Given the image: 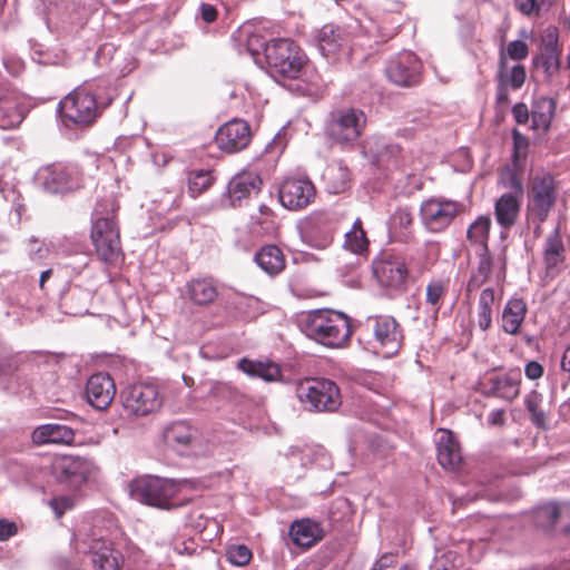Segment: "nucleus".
Here are the masks:
<instances>
[{"label":"nucleus","instance_id":"1","mask_svg":"<svg viewBox=\"0 0 570 570\" xmlns=\"http://www.w3.org/2000/svg\"><path fill=\"white\" fill-rule=\"evenodd\" d=\"M253 46L264 47L267 70L275 78L297 79L307 67L306 55L291 39H276L264 43L259 36L253 35L248 39V50L255 55L257 49Z\"/></svg>","mask_w":570,"mask_h":570},{"label":"nucleus","instance_id":"2","mask_svg":"<svg viewBox=\"0 0 570 570\" xmlns=\"http://www.w3.org/2000/svg\"><path fill=\"white\" fill-rule=\"evenodd\" d=\"M90 238L101 262L116 264L122 257L120 232L111 199L97 203L91 216Z\"/></svg>","mask_w":570,"mask_h":570},{"label":"nucleus","instance_id":"3","mask_svg":"<svg viewBox=\"0 0 570 570\" xmlns=\"http://www.w3.org/2000/svg\"><path fill=\"white\" fill-rule=\"evenodd\" d=\"M302 332L327 347H340L350 338L352 331L348 318L341 312L315 309L299 318Z\"/></svg>","mask_w":570,"mask_h":570},{"label":"nucleus","instance_id":"4","mask_svg":"<svg viewBox=\"0 0 570 570\" xmlns=\"http://www.w3.org/2000/svg\"><path fill=\"white\" fill-rule=\"evenodd\" d=\"M185 481L146 475L130 481L128 489L134 500L158 509H174L185 504L179 498Z\"/></svg>","mask_w":570,"mask_h":570},{"label":"nucleus","instance_id":"5","mask_svg":"<svg viewBox=\"0 0 570 570\" xmlns=\"http://www.w3.org/2000/svg\"><path fill=\"white\" fill-rule=\"evenodd\" d=\"M114 96H101L89 87L76 88L59 102L60 116L76 125H90L108 107Z\"/></svg>","mask_w":570,"mask_h":570},{"label":"nucleus","instance_id":"6","mask_svg":"<svg viewBox=\"0 0 570 570\" xmlns=\"http://www.w3.org/2000/svg\"><path fill=\"white\" fill-rule=\"evenodd\" d=\"M295 394L305 410L309 412H335L342 404L337 384L324 377H311L299 381Z\"/></svg>","mask_w":570,"mask_h":570},{"label":"nucleus","instance_id":"7","mask_svg":"<svg viewBox=\"0 0 570 570\" xmlns=\"http://www.w3.org/2000/svg\"><path fill=\"white\" fill-rule=\"evenodd\" d=\"M367 118L362 109L342 107L330 114L326 124V136L335 144L352 146L363 135Z\"/></svg>","mask_w":570,"mask_h":570},{"label":"nucleus","instance_id":"8","mask_svg":"<svg viewBox=\"0 0 570 570\" xmlns=\"http://www.w3.org/2000/svg\"><path fill=\"white\" fill-rule=\"evenodd\" d=\"M120 400L127 415L136 417L158 412L164 403L158 386L151 383H137L127 386L121 391Z\"/></svg>","mask_w":570,"mask_h":570},{"label":"nucleus","instance_id":"9","mask_svg":"<svg viewBox=\"0 0 570 570\" xmlns=\"http://www.w3.org/2000/svg\"><path fill=\"white\" fill-rule=\"evenodd\" d=\"M559 191L552 175L541 173L530 180L528 194V215L531 219L543 223L554 207Z\"/></svg>","mask_w":570,"mask_h":570},{"label":"nucleus","instance_id":"10","mask_svg":"<svg viewBox=\"0 0 570 570\" xmlns=\"http://www.w3.org/2000/svg\"><path fill=\"white\" fill-rule=\"evenodd\" d=\"M78 550L87 554L92 570H120L124 558L112 543L104 535L92 531L77 546Z\"/></svg>","mask_w":570,"mask_h":570},{"label":"nucleus","instance_id":"11","mask_svg":"<svg viewBox=\"0 0 570 570\" xmlns=\"http://www.w3.org/2000/svg\"><path fill=\"white\" fill-rule=\"evenodd\" d=\"M463 205L442 197L424 200L420 207L423 226L431 233L444 232L461 213Z\"/></svg>","mask_w":570,"mask_h":570},{"label":"nucleus","instance_id":"12","mask_svg":"<svg viewBox=\"0 0 570 570\" xmlns=\"http://www.w3.org/2000/svg\"><path fill=\"white\" fill-rule=\"evenodd\" d=\"M94 469L91 461L73 455L56 456L50 464L52 476L70 489H78L86 483Z\"/></svg>","mask_w":570,"mask_h":570},{"label":"nucleus","instance_id":"13","mask_svg":"<svg viewBox=\"0 0 570 570\" xmlns=\"http://www.w3.org/2000/svg\"><path fill=\"white\" fill-rule=\"evenodd\" d=\"M365 153L372 158L373 163L385 169H405L407 157L400 145L387 141L382 136H372L367 139Z\"/></svg>","mask_w":570,"mask_h":570},{"label":"nucleus","instance_id":"14","mask_svg":"<svg viewBox=\"0 0 570 570\" xmlns=\"http://www.w3.org/2000/svg\"><path fill=\"white\" fill-rule=\"evenodd\" d=\"M366 328L372 332L375 342L385 350V354L396 353L403 341L399 322L390 315H375L366 320Z\"/></svg>","mask_w":570,"mask_h":570},{"label":"nucleus","instance_id":"15","mask_svg":"<svg viewBox=\"0 0 570 570\" xmlns=\"http://www.w3.org/2000/svg\"><path fill=\"white\" fill-rule=\"evenodd\" d=\"M422 63L411 51H403L392 58L385 73L390 81L400 87H412L419 83Z\"/></svg>","mask_w":570,"mask_h":570},{"label":"nucleus","instance_id":"16","mask_svg":"<svg viewBox=\"0 0 570 570\" xmlns=\"http://www.w3.org/2000/svg\"><path fill=\"white\" fill-rule=\"evenodd\" d=\"M373 272L384 287L400 288L411 275L405 259L396 254L386 253L373 263Z\"/></svg>","mask_w":570,"mask_h":570},{"label":"nucleus","instance_id":"17","mask_svg":"<svg viewBox=\"0 0 570 570\" xmlns=\"http://www.w3.org/2000/svg\"><path fill=\"white\" fill-rule=\"evenodd\" d=\"M281 204L289 210L308 206L315 197V187L307 178H286L278 190Z\"/></svg>","mask_w":570,"mask_h":570},{"label":"nucleus","instance_id":"18","mask_svg":"<svg viewBox=\"0 0 570 570\" xmlns=\"http://www.w3.org/2000/svg\"><path fill=\"white\" fill-rule=\"evenodd\" d=\"M79 175L76 166L66 164H52L39 171L45 189L52 194L79 187Z\"/></svg>","mask_w":570,"mask_h":570},{"label":"nucleus","instance_id":"19","mask_svg":"<svg viewBox=\"0 0 570 570\" xmlns=\"http://www.w3.org/2000/svg\"><path fill=\"white\" fill-rule=\"evenodd\" d=\"M250 138L249 125L242 119H233L217 130L215 141L220 150L234 154L245 149Z\"/></svg>","mask_w":570,"mask_h":570},{"label":"nucleus","instance_id":"20","mask_svg":"<svg viewBox=\"0 0 570 570\" xmlns=\"http://www.w3.org/2000/svg\"><path fill=\"white\" fill-rule=\"evenodd\" d=\"M521 372L510 370L503 375H491L482 382V393L512 402L520 394Z\"/></svg>","mask_w":570,"mask_h":570},{"label":"nucleus","instance_id":"21","mask_svg":"<svg viewBox=\"0 0 570 570\" xmlns=\"http://www.w3.org/2000/svg\"><path fill=\"white\" fill-rule=\"evenodd\" d=\"M166 443L178 452L196 451L200 448V433L186 421H176L164 431Z\"/></svg>","mask_w":570,"mask_h":570},{"label":"nucleus","instance_id":"22","mask_svg":"<svg viewBox=\"0 0 570 570\" xmlns=\"http://www.w3.org/2000/svg\"><path fill=\"white\" fill-rule=\"evenodd\" d=\"M116 395V386L107 373L92 374L86 385V399L97 410H106Z\"/></svg>","mask_w":570,"mask_h":570},{"label":"nucleus","instance_id":"23","mask_svg":"<svg viewBox=\"0 0 570 570\" xmlns=\"http://www.w3.org/2000/svg\"><path fill=\"white\" fill-rule=\"evenodd\" d=\"M320 52L324 57H334L348 46V36L344 28L328 23L323 26L315 36Z\"/></svg>","mask_w":570,"mask_h":570},{"label":"nucleus","instance_id":"24","mask_svg":"<svg viewBox=\"0 0 570 570\" xmlns=\"http://www.w3.org/2000/svg\"><path fill=\"white\" fill-rule=\"evenodd\" d=\"M22 358L18 354L0 345V390L18 393L21 376L19 374Z\"/></svg>","mask_w":570,"mask_h":570},{"label":"nucleus","instance_id":"25","mask_svg":"<svg viewBox=\"0 0 570 570\" xmlns=\"http://www.w3.org/2000/svg\"><path fill=\"white\" fill-rule=\"evenodd\" d=\"M262 179L254 171H243L235 175L228 184L230 204L236 206L244 198L257 195L261 190Z\"/></svg>","mask_w":570,"mask_h":570},{"label":"nucleus","instance_id":"26","mask_svg":"<svg viewBox=\"0 0 570 570\" xmlns=\"http://www.w3.org/2000/svg\"><path fill=\"white\" fill-rule=\"evenodd\" d=\"M521 202L512 193L501 195L494 204L495 220L502 229H510L518 222Z\"/></svg>","mask_w":570,"mask_h":570},{"label":"nucleus","instance_id":"27","mask_svg":"<svg viewBox=\"0 0 570 570\" xmlns=\"http://www.w3.org/2000/svg\"><path fill=\"white\" fill-rule=\"evenodd\" d=\"M436 451L438 461L444 469H455L462 460L460 445L450 431H441L436 442Z\"/></svg>","mask_w":570,"mask_h":570},{"label":"nucleus","instance_id":"28","mask_svg":"<svg viewBox=\"0 0 570 570\" xmlns=\"http://www.w3.org/2000/svg\"><path fill=\"white\" fill-rule=\"evenodd\" d=\"M289 535L296 546L309 548L323 538V530L317 522L302 519L291 524Z\"/></svg>","mask_w":570,"mask_h":570},{"label":"nucleus","instance_id":"29","mask_svg":"<svg viewBox=\"0 0 570 570\" xmlns=\"http://www.w3.org/2000/svg\"><path fill=\"white\" fill-rule=\"evenodd\" d=\"M73 439V430L62 424H43L32 432V440L37 444H71Z\"/></svg>","mask_w":570,"mask_h":570},{"label":"nucleus","instance_id":"30","mask_svg":"<svg viewBox=\"0 0 570 570\" xmlns=\"http://www.w3.org/2000/svg\"><path fill=\"white\" fill-rule=\"evenodd\" d=\"M257 265L268 275H277L285 268V256L276 245L263 246L255 255Z\"/></svg>","mask_w":570,"mask_h":570},{"label":"nucleus","instance_id":"31","mask_svg":"<svg viewBox=\"0 0 570 570\" xmlns=\"http://www.w3.org/2000/svg\"><path fill=\"white\" fill-rule=\"evenodd\" d=\"M326 188L331 194H341L351 185V174L347 166L338 160L332 163L324 173Z\"/></svg>","mask_w":570,"mask_h":570},{"label":"nucleus","instance_id":"32","mask_svg":"<svg viewBox=\"0 0 570 570\" xmlns=\"http://www.w3.org/2000/svg\"><path fill=\"white\" fill-rule=\"evenodd\" d=\"M527 304L521 298L510 299L502 312V330L508 334H517L524 320Z\"/></svg>","mask_w":570,"mask_h":570},{"label":"nucleus","instance_id":"33","mask_svg":"<svg viewBox=\"0 0 570 570\" xmlns=\"http://www.w3.org/2000/svg\"><path fill=\"white\" fill-rule=\"evenodd\" d=\"M238 368L249 376L261 377L266 382L278 381L282 376L279 366L269 361L263 362L243 358L238 363Z\"/></svg>","mask_w":570,"mask_h":570},{"label":"nucleus","instance_id":"34","mask_svg":"<svg viewBox=\"0 0 570 570\" xmlns=\"http://www.w3.org/2000/svg\"><path fill=\"white\" fill-rule=\"evenodd\" d=\"M22 114L19 111L16 98L6 89L0 88V129H11L20 125Z\"/></svg>","mask_w":570,"mask_h":570},{"label":"nucleus","instance_id":"35","mask_svg":"<svg viewBox=\"0 0 570 570\" xmlns=\"http://www.w3.org/2000/svg\"><path fill=\"white\" fill-rule=\"evenodd\" d=\"M554 111L556 102L553 99L548 97L537 99L531 111L532 128L546 132L551 125Z\"/></svg>","mask_w":570,"mask_h":570},{"label":"nucleus","instance_id":"36","mask_svg":"<svg viewBox=\"0 0 570 570\" xmlns=\"http://www.w3.org/2000/svg\"><path fill=\"white\" fill-rule=\"evenodd\" d=\"M187 294L195 304L206 305L215 301L218 292L212 279L199 278L188 283Z\"/></svg>","mask_w":570,"mask_h":570},{"label":"nucleus","instance_id":"37","mask_svg":"<svg viewBox=\"0 0 570 570\" xmlns=\"http://www.w3.org/2000/svg\"><path fill=\"white\" fill-rule=\"evenodd\" d=\"M491 218L489 216H479L468 228L466 238L472 245L480 246L481 250H487Z\"/></svg>","mask_w":570,"mask_h":570},{"label":"nucleus","instance_id":"38","mask_svg":"<svg viewBox=\"0 0 570 570\" xmlns=\"http://www.w3.org/2000/svg\"><path fill=\"white\" fill-rule=\"evenodd\" d=\"M92 299V293L88 289L73 288L65 297L63 305L67 313L71 315H83L88 313L89 304Z\"/></svg>","mask_w":570,"mask_h":570},{"label":"nucleus","instance_id":"39","mask_svg":"<svg viewBox=\"0 0 570 570\" xmlns=\"http://www.w3.org/2000/svg\"><path fill=\"white\" fill-rule=\"evenodd\" d=\"M494 303V292L492 288H484L479 298L478 305V326L483 332L489 330L492 323V305Z\"/></svg>","mask_w":570,"mask_h":570},{"label":"nucleus","instance_id":"40","mask_svg":"<svg viewBox=\"0 0 570 570\" xmlns=\"http://www.w3.org/2000/svg\"><path fill=\"white\" fill-rule=\"evenodd\" d=\"M368 246L366 234L362 228V223L356 219L350 232L345 234L344 247L354 254H363Z\"/></svg>","mask_w":570,"mask_h":570},{"label":"nucleus","instance_id":"41","mask_svg":"<svg viewBox=\"0 0 570 570\" xmlns=\"http://www.w3.org/2000/svg\"><path fill=\"white\" fill-rule=\"evenodd\" d=\"M541 402L542 395L535 391L529 393L524 400L525 409L531 415V421L538 428H544L547 423L546 413L540 407Z\"/></svg>","mask_w":570,"mask_h":570},{"label":"nucleus","instance_id":"42","mask_svg":"<svg viewBox=\"0 0 570 570\" xmlns=\"http://www.w3.org/2000/svg\"><path fill=\"white\" fill-rule=\"evenodd\" d=\"M561 51L541 52L533 58V63L538 68H542L548 78L553 77L560 69Z\"/></svg>","mask_w":570,"mask_h":570},{"label":"nucleus","instance_id":"43","mask_svg":"<svg viewBox=\"0 0 570 570\" xmlns=\"http://www.w3.org/2000/svg\"><path fill=\"white\" fill-rule=\"evenodd\" d=\"M563 244L557 237H549L544 248V262L548 269L557 267L563 261Z\"/></svg>","mask_w":570,"mask_h":570},{"label":"nucleus","instance_id":"44","mask_svg":"<svg viewBox=\"0 0 570 570\" xmlns=\"http://www.w3.org/2000/svg\"><path fill=\"white\" fill-rule=\"evenodd\" d=\"M227 560L238 567L246 566L252 559V551L245 544H232L226 549Z\"/></svg>","mask_w":570,"mask_h":570},{"label":"nucleus","instance_id":"45","mask_svg":"<svg viewBox=\"0 0 570 570\" xmlns=\"http://www.w3.org/2000/svg\"><path fill=\"white\" fill-rule=\"evenodd\" d=\"M541 52L561 51L559 49V31L554 26L547 27L541 32Z\"/></svg>","mask_w":570,"mask_h":570},{"label":"nucleus","instance_id":"46","mask_svg":"<svg viewBox=\"0 0 570 570\" xmlns=\"http://www.w3.org/2000/svg\"><path fill=\"white\" fill-rule=\"evenodd\" d=\"M213 183V177L209 171L199 170L195 171L189 177V190L193 194H199L207 189Z\"/></svg>","mask_w":570,"mask_h":570},{"label":"nucleus","instance_id":"47","mask_svg":"<svg viewBox=\"0 0 570 570\" xmlns=\"http://www.w3.org/2000/svg\"><path fill=\"white\" fill-rule=\"evenodd\" d=\"M445 292V286L441 282H432L426 286V302L433 307L434 313L439 312V304Z\"/></svg>","mask_w":570,"mask_h":570},{"label":"nucleus","instance_id":"48","mask_svg":"<svg viewBox=\"0 0 570 570\" xmlns=\"http://www.w3.org/2000/svg\"><path fill=\"white\" fill-rule=\"evenodd\" d=\"M507 86L513 89H519L525 81V69L522 65H517L512 68L509 75H503Z\"/></svg>","mask_w":570,"mask_h":570},{"label":"nucleus","instance_id":"49","mask_svg":"<svg viewBox=\"0 0 570 570\" xmlns=\"http://www.w3.org/2000/svg\"><path fill=\"white\" fill-rule=\"evenodd\" d=\"M27 249L30 258L33 261L43 259L49 253L48 246L36 237H31L28 240Z\"/></svg>","mask_w":570,"mask_h":570},{"label":"nucleus","instance_id":"50","mask_svg":"<svg viewBox=\"0 0 570 570\" xmlns=\"http://www.w3.org/2000/svg\"><path fill=\"white\" fill-rule=\"evenodd\" d=\"M479 257L478 275L475 278H480L479 282L484 283L488 279L492 268V259L489 254V248H487V250H481Z\"/></svg>","mask_w":570,"mask_h":570},{"label":"nucleus","instance_id":"51","mask_svg":"<svg viewBox=\"0 0 570 570\" xmlns=\"http://www.w3.org/2000/svg\"><path fill=\"white\" fill-rule=\"evenodd\" d=\"M507 53L512 60H523L529 55V47L524 41L514 40L508 43Z\"/></svg>","mask_w":570,"mask_h":570},{"label":"nucleus","instance_id":"52","mask_svg":"<svg viewBox=\"0 0 570 570\" xmlns=\"http://www.w3.org/2000/svg\"><path fill=\"white\" fill-rule=\"evenodd\" d=\"M391 222L395 227L406 229L412 225L413 216L407 208H399L392 215Z\"/></svg>","mask_w":570,"mask_h":570},{"label":"nucleus","instance_id":"53","mask_svg":"<svg viewBox=\"0 0 570 570\" xmlns=\"http://www.w3.org/2000/svg\"><path fill=\"white\" fill-rule=\"evenodd\" d=\"M547 510V504L539 508L537 511V521L542 527H553L559 520L560 513L550 514Z\"/></svg>","mask_w":570,"mask_h":570},{"label":"nucleus","instance_id":"54","mask_svg":"<svg viewBox=\"0 0 570 570\" xmlns=\"http://www.w3.org/2000/svg\"><path fill=\"white\" fill-rule=\"evenodd\" d=\"M512 138L515 156H524L529 145L528 138L524 135H522L518 129H513Z\"/></svg>","mask_w":570,"mask_h":570},{"label":"nucleus","instance_id":"55","mask_svg":"<svg viewBox=\"0 0 570 570\" xmlns=\"http://www.w3.org/2000/svg\"><path fill=\"white\" fill-rule=\"evenodd\" d=\"M550 514L560 513L559 519H570V502H550L547 503V510Z\"/></svg>","mask_w":570,"mask_h":570},{"label":"nucleus","instance_id":"56","mask_svg":"<svg viewBox=\"0 0 570 570\" xmlns=\"http://www.w3.org/2000/svg\"><path fill=\"white\" fill-rule=\"evenodd\" d=\"M517 9L525 16L538 12L540 4L538 0H514Z\"/></svg>","mask_w":570,"mask_h":570},{"label":"nucleus","instance_id":"57","mask_svg":"<svg viewBox=\"0 0 570 570\" xmlns=\"http://www.w3.org/2000/svg\"><path fill=\"white\" fill-rule=\"evenodd\" d=\"M512 115H513L514 120L518 124H525L529 120V117H530L528 107L524 104H522V102L515 104L513 106Z\"/></svg>","mask_w":570,"mask_h":570},{"label":"nucleus","instance_id":"58","mask_svg":"<svg viewBox=\"0 0 570 570\" xmlns=\"http://www.w3.org/2000/svg\"><path fill=\"white\" fill-rule=\"evenodd\" d=\"M524 374L530 380H537L542 376L543 367L535 361L528 362L524 367Z\"/></svg>","mask_w":570,"mask_h":570},{"label":"nucleus","instance_id":"59","mask_svg":"<svg viewBox=\"0 0 570 570\" xmlns=\"http://www.w3.org/2000/svg\"><path fill=\"white\" fill-rule=\"evenodd\" d=\"M17 533V525L7 520H0V541H7Z\"/></svg>","mask_w":570,"mask_h":570},{"label":"nucleus","instance_id":"60","mask_svg":"<svg viewBox=\"0 0 570 570\" xmlns=\"http://www.w3.org/2000/svg\"><path fill=\"white\" fill-rule=\"evenodd\" d=\"M50 505L56 512L57 517L60 518L70 507V500L68 498H56L50 501Z\"/></svg>","mask_w":570,"mask_h":570},{"label":"nucleus","instance_id":"61","mask_svg":"<svg viewBox=\"0 0 570 570\" xmlns=\"http://www.w3.org/2000/svg\"><path fill=\"white\" fill-rule=\"evenodd\" d=\"M200 17L205 22L210 23L216 20L217 10L214 6L209 3H202Z\"/></svg>","mask_w":570,"mask_h":570},{"label":"nucleus","instance_id":"62","mask_svg":"<svg viewBox=\"0 0 570 570\" xmlns=\"http://www.w3.org/2000/svg\"><path fill=\"white\" fill-rule=\"evenodd\" d=\"M497 100L499 104H508L509 101V91L508 86L504 82L503 73L499 75V86L497 90Z\"/></svg>","mask_w":570,"mask_h":570},{"label":"nucleus","instance_id":"63","mask_svg":"<svg viewBox=\"0 0 570 570\" xmlns=\"http://www.w3.org/2000/svg\"><path fill=\"white\" fill-rule=\"evenodd\" d=\"M504 410H493L489 413L488 424L491 426H502L505 422Z\"/></svg>","mask_w":570,"mask_h":570},{"label":"nucleus","instance_id":"64","mask_svg":"<svg viewBox=\"0 0 570 570\" xmlns=\"http://www.w3.org/2000/svg\"><path fill=\"white\" fill-rule=\"evenodd\" d=\"M394 562V557L392 554L382 556L374 564L372 570H385L390 568Z\"/></svg>","mask_w":570,"mask_h":570}]
</instances>
